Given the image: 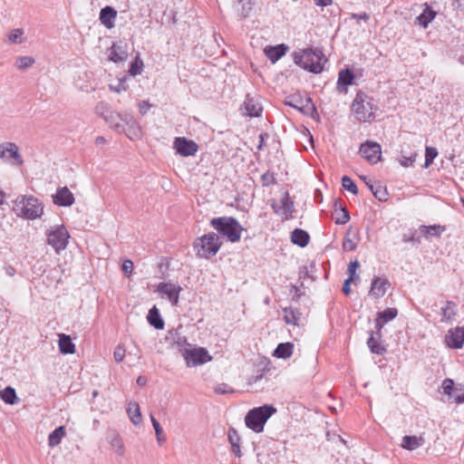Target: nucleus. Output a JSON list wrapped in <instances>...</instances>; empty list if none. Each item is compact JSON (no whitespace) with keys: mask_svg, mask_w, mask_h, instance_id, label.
<instances>
[{"mask_svg":"<svg viewBox=\"0 0 464 464\" xmlns=\"http://www.w3.org/2000/svg\"><path fill=\"white\" fill-rule=\"evenodd\" d=\"M113 356H114V360L117 362H122V360L124 359V356H125L124 347L122 345H118L114 350Z\"/></svg>","mask_w":464,"mask_h":464,"instance_id":"obj_53","label":"nucleus"},{"mask_svg":"<svg viewBox=\"0 0 464 464\" xmlns=\"http://www.w3.org/2000/svg\"><path fill=\"white\" fill-rule=\"evenodd\" d=\"M34 63V59L31 56H21L17 58L15 65L18 69L24 70L31 67Z\"/></svg>","mask_w":464,"mask_h":464,"instance_id":"obj_43","label":"nucleus"},{"mask_svg":"<svg viewBox=\"0 0 464 464\" xmlns=\"http://www.w3.org/2000/svg\"><path fill=\"white\" fill-rule=\"evenodd\" d=\"M102 116L106 122H108L110 126L113 128L115 130L119 132L123 130V127L120 122L121 118L119 113L106 110V111L102 113Z\"/></svg>","mask_w":464,"mask_h":464,"instance_id":"obj_28","label":"nucleus"},{"mask_svg":"<svg viewBox=\"0 0 464 464\" xmlns=\"http://www.w3.org/2000/svg\"><path fill=\"white\" fill-rule=\"evenodd\" d=\"M386 323L384 321H382L381 318H379L377 316V318L375 319V327H376V332H374L375 335L378 336L379 339L382 338V329L383 327V325L385 324Z\"/></svg>","mask_w":464,"mask_h":464,"instance_id":"obj_57","label":"nucleus"},{"mask_svg":"<svg viewBox=\"0 0 464 464\" xmlns=\"http://www.w3.org/2000/svg\"><path fill=\"white\" fill-rule=\"evenodd\" d=\"M111 447L115 450L116 453L120 456L124 454V447L121 439L119 435H115L111 440Z\"/></svg>","mask_w":464,"mask_h":464,"instance_id":"obj_45","label":"nucleus"},{"mask_svg":"<svg viewBox=\"0 0 464 464\" xmlns=\"http://www.w3.org/2000/svg\"><path fill=\"white\" fill-rule=\"evenodd\" d=\"M24 32L22 29L17 28L11 31V33L8 35L9 42L13 44H21L23 42L22 35Z\"/></svg>","mask_w":464,"mask_h":464,"instance_id":"obj_49","label":"nucleus"},{"mask_svg":"<svg viewBox=\"0 0 464 464\" xmlns=\"http://www.w3.org/2000/svg\"><path fill=\"white\" fill-rule=\"evenodd\" d=\"M66 435L65 428L59 426L48 437V444L50 447H55L61 443L62 439Z\"/></svg>","mask_w":464,"mask_h":464,"instance_id":"obj_37","label":"nucleus"},{"mask_svg":"<svg viewBox=\"0 0 464 464\" xmlns=\"http://www.w3.org/2000/svg\"><path fill=\"white\" fill-rule=\"evenodd\" d=\"M450 399H452V401L456 403H463L464 402V392H462V389H459L453 392L452 396H449Z\"/></svg>","mask_w":464,"mask_h":464,"instance_id":"obj_54","label":"nucleus"},{"mask_svg":"<svg viewBox=\"0 0 464 464\" xmlns=\"http://www.w3.org/2000/svg\"><path fill=\"white\" fill-rule=\"evenodd\" d=\"M457 314V304L452 301H447L445 306L441 307V321L448 322L454 319Z\"/></svg>","mask_w":464,"mask_h":464,"instance_id":"obj_32","label":"nucleus"},{"mask_svg":"<svg viewBox=\"0 0 464 464\" xmlns=\"http://www.w3.org/2000/svg\"><path fill=\"white\" fill-rule=\"evenodd\" d=\"M231 392L228 385L226 383H220L215 388V392L217 394H226L227 392Z\"/></svg>","mask_w":464,"mask_h":464,"instance_id":"obj_59","label":"nucleus"},{"mask_svg":"<svg viewBox=\"0 0 464 464\" xmlns=\"http://www.w3.org/2000/svg\"><path fill=\"white\" fill-rule=\"evenodd\" d=\"M158 292L165 295L173 305H177L181 287L169 282H161L157 286Z\"/></svg>","mask_w":464,"mask_h":464,"instance_id":"obj_13","label":"nucleus"},{"mask_svg":"<svg viewBox=\"0 0 464 464\" xmlns=\"http://www.w3.org/2000/svg\"><path fill=\"white\" fill-rule=\"evenodd\" d=\"M238 3L242 4V16L246 17L249 14V11L251 10V3L250 0H237Z\"/></svg>","mask_w":464,"mask_h":464,"instance_id":"obj_55","label":"nucleus"},{"mask_svg":"<svg viewBox=\"0 0 464 464\" xmlns=\"http://www.w3.org/2000/svg\"><path fill=\"white\" fill-rule=\"evenodd\" d=\"M276 412V408L271 404H264L248 411L245 417L246 426L254 432L260 433L268 419Z\"/></svg>","mask_w":464,"mask_h":464,"instance_id":"obj_1","label":"nucleus"},{"mask_svg":"<svg viewBox=\"0 0 464 464\" xmlns=\"http://www.w3.org/2000/svg\"><path fill=\"white\" fill-rule=\"evenodd\" d=\"M398 314V310L393 307L386 308L382 312H379L377 316L381 318L385 323H388L394 319Z\"/></svg>","mask_w":464,"mask_h":464,"instance_id":"obj_38","label":"nucleus"},{"mask_svg":"<svg viewBox=\"0 0 464 464\" xmlns=\"http://www.w3.org/2000/svg\"><path fill=\"white\" fill-rule=\"evenodd\" d=\"M14 210L17 216L33 220L41 217L44 208L38 198L21 196L14 200Z\"/></svg>","mask_w":464,"mask_h":464,"instance_id":"obj_4","label":"nucleus"},{"mask_svg":"<svg viewBox=\"0 0 464 464\" xmlns=\"http://www.w3.org/2000/svg\"><path fill=\"white\" fill-rule=\"evenodd\" d=\"M294 344L292 343H282L275 349L273 355L280 359H288L292 356Z\"/></svg>","mask_w":464,"mask_h":464,"instance_id":"obj_26","label":"nucleus"},{"mask_svg":"<svg viewBox=\"0 0 464 464\" xmlns=\"http://www.w3.org/2000/svg\"><path fill=\"white\" fill-rule=\"evenodd\" d=\"M416 153H411L410 156L401 155V158L400 160L401 165L403 167L411 166L416 160Z\"/></svg>","mask_w":464,"mask_h":464,"instance_id":"obj_51","label":"nucleus"},{"mask_svg":"<svg viewBox=\"0 0 464 464\" xmlns=\"http://www.w3.org/2000/svg\"><path fill=\"white\" fill-rule=\"evenodd\" d=\"M359 266V262L357 260L352 261L348 266V272L350 276L354 278L356 268Z\"/></svg>","mask_w":464,"mask_h":464,"instance_id":"obj_62","label":"nucleus"},{"mask_svg":"<svg viewBox=\"0 0 464 464\" xmlns=\"http://www.w3.org/2000/svg\"><path fill=\"white\" fill-rule=\"evenodd\" d=\"M151 104L147 101H142L139 104V110L140 114L145 115L150 109Z\"/></svg>","mask_w":464,"mask_h":464,"instance_id":"obj_60","label":"nucleus"},{"mask_svg":"<svg viewBox=\"0 0 464 464\" xmlns=\"http://www.w3.org/2000/svg\"><path fill=\"white\" fill-rule=\"evenodd\" d=\"M149 324L155 329L161 330L164 327V321L161 318L159 310L153 306L148 314Z\"/></svg>","mask_w":464,"mask_h":464,"instance_id":"obj_30","label":"nucleus"},{"mask_svg":"<svg viewBox=\"0 0 464 464\" xmlns=\"http://www.w3.org/2000/svg\"><path fill=\"white\" fill-rule=\"evenodd\" d=\"M222 246L219 237L211 232L197 238L193 244L197 250V256L202 258H210L214 256Z\"/></svg>","mask_w":464,"mask_h":464,"instance_id":"obj_6","label":"nucleus"},{"mask_svg":"<svg viewBox=\"0 0 464 464\" xmlns=\"http://www.w3.org/2000/svg\"><path fill=\"white\" fill-rule=\"evenodd\" d=\"M359 153L371 164H375L382 159V148L376 141L366 140L361 144Z\"/></svg>","mask_w":464,"mask_h":464,"instance_id":"obj_9","label":"nucleus"},{"mask_svg":"<svg viewBox=\"0 0 464 464\" xmlns=\"http://www.w3.org/2000/svg\"><path fill=\"white\" fill-rule=\"evenodd\" d=\"M437 13L429 5H426V7L422 11V13L416 17L415 24L426 28L429 24L436 17Z\"/></svg>","mask_w":464,"mask_h":464,"instance_id":"obj_24","label":"nucleus"},{"mask_svg":"<svg viewBox=\"0 0 464 464\" xmlns=\"http://www.w3.org/2000/svg\"><path fill=\"white\" fill-rule=\"evenodd\" d=\"M0 398L9 405L16 404L19 401L15 390L7 386L0 392Z\"/></svg>","mask_w":464,"mask_h":464,"instance_id":"obj_34","label":"nucleus"},{"mask_svg":"<svg viewBox=\"0 0 464 464\" xmlns=\"http://www.w3.org/2000/svg\"><path fill=\"white\" fill-rule=\"evenodd\" d=\"M389 286L390 282L387 278L375 276L372 280L369 295L374 298H380L385 295Z\"/></svg>","mask_w":464,"mask_h":464,"instance_id":"obj_17","label":"nucleus"},{"mask_svg":"<svg viewBox=\"0 0 464 464\" xmlns=\"http://www.w3.org/2000/svg\"><path fill=\"white\" fill-rule=\"evenodd\" d=\"M261 180H262V185L264 187H268L270 185L276 183L275 174L269 170H267L261 176Z\"/></svg>","mask_w":464,"mask_h":464,"instance_id":"obj_48","label":"nucleus"},{"mask_svg":"<svg viewBox=\"0 0 464 464\" xmlns=\"http://www.w3.org/2000/svg\"><path fill=\"white\" fill-rule=\"evenodd\" d=\"M446 343L449 347L460 349L464 344V326H457L449 331L445 337Z\"/></svg>","mask_w":464,"mask_h":464,"instance_id":"obj_14","label":"nucleus"},{"mask_svg":"<svg viewBox=\"0 0 464 464\" xmlns=\"http://www.w3.org/2000/svg\"><path fill=\"white\" fill-rule=\"evenodd\" d=\"M5 271L8 276H14L16 273V269L12 266H5Z\"/></svg>","mask_w":464,"mask_h":464,"instance_id":"obj_64","label":"nucleus"},{"mask_svg":"<svg viewBox=\"0 0 464 464\" xmlns=\"http://www.w3.org/2000/svg\"><path fill=\"white\" fill-rule=\"evenodd\" d=\"M442 389L445 394L448 396H452L453 392H455L458 388L455 387V383L451 379H445L442 382Z\"/></svg>","mask_w":464,"mask_h":464,"instance_id":"obj_47","label":"nucleus"},{"mask_svg":"<svg viewBox=\"0 0 464 464\" xmlns=\"http://www.w3.org/2000/svg\"><path fill=\"white\" fill-rule=\"evenodd\" d=\"M288 47L284 44H277L276 46H267L265 48L264 52L266 56L275 63L277 62L282 56H284L287 51Z\"/></svg>","mask_w":464,"mask_h":464,"instance_id":"obj_20","label":"nucleus"},{"mask_svg":"<svg viewBox=\"0 0 464 464\" xmlns=\"http://www.w3.org/2000/svg\"><path fill=\"white\" fill-rule=\"evenodd\" d=\"M59 350L63 354H72L75 353V344L70 335L59 334Z\"/></svg>","mask_w":464,"mask_h":464,"instance_id":"obj_23","label":"nucleus"},{"mask_svg":"<svg viewBox=\"0 0 464 464\" xmlns=\"http://www.w3.org/2000/svg\"><path fill=\"white\" fill-rule=\"evenodd\" d=\"M352 227H350L343 240V248L344 251H353L357 247V244L350 237Z\"/></svg>","mask_w":464,"mask_h":464,"instance_id":"obj_42","label":"nucleus"},{"mask_svg":"<svg viewBox=\"0 0 464 464\" xmlns=\"http://www.w3.org/2000/svg\"><path fill=\"white\" fill-rule=\"evenodd\" d=\"M128 415L134 425L141 422V413L137 402H130L127 407Z\"/></svg>","mask_w":464,"mask_h":464,"instance_id":"obj_36","label":"nucleus"},{"mask_svg":"<svg viewBox=\"0 0 464 464\" xmlns=\"http://www.w3.org/2000/svg\"><path fill=\"white\" fill-rule=\"evenodd\" d=\"M210 225L227 241L236 243L240 240L243 227L233 217H219L210 220Z\"/></svg>","mask_w":464,"mask_h":464,"instance_id":"obj_2","label":"nucleus"},{"mask_svg":"<svg viewBox=\"0 0 464 464\" xmlns=\"http://www.w3.org/2000/svg\"><path fill=\"white\" fill-rule=\"evenodd\" d=\"M438 151L434 147H426L425 150V167L428 168L437 157Z\"/></svg>","mask_w":464,"mask_h":464,"instance_id":"obj_46","label":"nucleus"},{"mask_svg":"<svg viewBox=\"0 0 464 464\" xmlns=\"http://www.w3.org/2000/svg\"><path fill=\"white\" fill-rule=\"evenodd\" d=\"M143 67V62L142 60L137 56L133 62H131L129 72L132 76H136L138 74H140L142 72Z\"/></svg>","mask_w":464,"mask_h":464,"instance_id":"obj_41","label":"nucleus"},{"mask_svg":"<svg viewBox=\"0 0 464 464\" xmlns=\"http://www.w3.org/2000/svg\"><path fill=\"white\" fill-rule=\"evenodd\" d=\"M228 440L231 444L232 451L235 453L236 456L241 457V450H240V437L237 433V431L234 428H230L228 430Z\"/></svg>","mask_w":464,"mask_h":464,"instance_id":"obj_35","label":"nucleus"},{"mask_svg":"<svg viewBox=\"0 0 464 464\" xmlns=\"http://www.w3.org/2000/svg\"><path fill=\"white\" fill-rule=\"evenodd\" d=\"M342 186L344 189L352 192L353 195L358 194V188L354 181L348 176H343L342 178Z\"/></svg>","mask_w":464,"mask_h":464,"instance_id":"obj_40","label":"nucleus"},{"mask_svg":"<svg viewBox=\"0 0 464 464\" xmlns=\"http://www.w3.org/2000/svg\"><path fill=\"white\" fill-rule=\"evenodd\" d=\"M69 233L63 226L57 227L47 234V243L59 253L68 245Z\"/></svg>","mask_w":464,"mask_h":464,"instance_id":"obj_7","label":"nucleus"},{"mask_svg":"<svg viewBox=\"0 0 464 464\" xmlns=\"http://www.w3.org/2000/svg\"><path fill=\"white\" fill-rule=\"evenodd\" d=\"M353 281V276H349V278H347L344 283H343V288H342V291L343 293L345 295H348L350 293H351V288H350V285L351 283Z\"/></svg>","mask_w":464,"mask_h":464,"instance_id":"obj_61","label":"nucleus"},{"mask_svg":"<svg viewBox=\"0 0 464 464\" xmlns=\"http://www.w3.org/2000/svg\"><path fill=\"white\" fill-rule=\"evenodd\" d=\"M117 17V11L110 5H106L100 11L99 19L101 23L108 29L114 27V20Z\"/></svg>","mask_w":464,"mask_h":464,"instance_id":"obj_18","label":"nucleus"},{"mask_svg":"<svg viewBox=\"0 0 464 464\" xmlns=\"http://www.w3.org/2000/svg\"><path fill=\"white\" fill-rule=\"evenodd\" d=\"M424 441L425 440L422 437L407 435L402 438L401 447L408 450H413L419 448L420 446L423 445Z\"/></svg>","mask_w":464,"mask_h":464,"instance_id":"obj_31","label":"nucleus"},{"mask_svg":"<svg viewBox=\"0 0 464 464\" xmlns=\"http://www.w3.org/2000/svg\"><path fill=\"white\" fill-rule=\"evenodd\" d=\"M173 148L182 157L194 156L198 150V145L194 140L185 137L175 138Z\"/></svg>","mask_w":464,"mask_h":464,"instance_id":"obj_10","label":"nucleus"},{"mask_svg":"<svg viewBox=\"0 0 464 464\" xmlns=\"http://www.w3.org/2000/svg\"><path fill=\"white\" fill-rule=\"evenodd\" d=\"M74 196L67 187L58 188L56 193L53 196V201L55 205L61 207H70L74 203Z\"/></svg>","mask_w":464,"mask_h":464,"instance_id":"obj_15","label":"nucleus"},{"mask_svg":"<svg viewBox=\"0 0 464 464\" xmlns=\"http://www.w3.org/2000/svg\"><path fill=\"white\" fill-rule=\"evenodd\" d=\"M0 159L4 160H14V164L22 166L24 160L19 152V148L14 142L7 141L0 144Z\"/></svg>","mask_w":464,"mask_h":464,"instance_id":"obj_12","label":"nucleus"},{"mask_svg":"<svg viewBox=\"0 0 464 464\" xmlns=\"http://www.w3.org/2000/svg\"><path fill=\"white\" fill-rule=\"evenodd\" d=\"M373 99L362 91L356 93L352 103V111L360 121H372L374 120Z\"/></svg>","mask_w":464,"mask_h":464,"instance_id":"obj_5","label":"nucleus"},{"mask_svg":"<svg viewBox=\"0 0 464 464\" xmlns=\"http://www.w3.org/2000/svg\"><path fill=\"white\" fill-rule=\"evenodd\" d=\"M387 191L382 186L377 185L376 189L373 191V196L380 201L387 200Z\"/></svg>","mask_w":464,"mask_h":464,"instance_id":"obj_52","label":"nucleus"},{"mask_svg":"<svg viewBox=\"0 0 464 464\" xmlns=\"http://www.w3.org/2000/svg\"><path fill=\"white\" fill-rule=\"evenodd\" d=\"M244 108L246 110V114L250 117H258L262 112V107L258 103H256L254 99L249 95H246V97Z\"/></svg>","mask_w":464,"mask_h":464,"instance_id":"obj_27","label":"nucleus"},{"mask_svg":"<svg viewBox=\"0 0 464 464\" xmlns=\"http://www.w3.org/2000/svg\"><path fill=\"white\" fill-rule=\"evenodd\" d=\"M122 270L127 276H130L133 270V262L130 259H126L122 263Z\"/></svg>","mask_w":464,"mask_h":464,"instance_id":"obj_56","label":"nucleus"},{"mask_svg":"<svg viewBox=\"0 0 464 464\" xmlns=\"http://www.w3.org/2000/svg\"><path fill=\"white\" fill-rule=\"evenodd\" d=\"M166 341L169 344H177L179 347L188 345L187 338L180 334L179 328L169 330L166 335Z\"/></svg>","mask_w":464,"mask_h":464,"instance_id":"obj_25","label":"nucleus"},{"mask_svg":"<svg viewBox=\"0 0 464 464\" xmlns=\"http://www.w3.org/2000/svg\"><path fill=\"white\" fill-rule=\"evenodd\" d=\"M183 356L187 361V364L188 366H195L198 364H203L208 361L211 360V357L208 355V351L205 348H193V349H185L183 353Z\"/></svg>","mask_w":464,"mask_h":464,"instance_id":"obj_11","label":"nucleus"},{"mask_svg":"<svg viewBox=\"0 0 464 464\" xmlns=\"http://www.w3.org/2000/svg\"><path fill=\"white\" fill-rule=\"evenodd\" d=\"M109 60L113 63H121L127 59V44L123 42L113 43L111 47L109 49Z\"/></svg>","mask_w":464,"mask_h":464,"instance_id":"obj_16","label":"nucleus"},{"mask_svg":"<svg viewBox=\"0 0 464 464\" xmlns=\"http://www.w3.org/2000/svg\"><path fill=\"white\" fill-rule=\"evenodd\" d=\"M367 345L372 353L384 355L387 353L385 345L382 343L381 339L375 335L373 331L370 333V336L367 340Z\"/></svg>","mask_w":464,"mask_h":464,"instance_id":"obj_21","label":"nucleus"},{"mask_svg":"<svg viewBox=\"0 0 464 464\" xmlns=\"http://www.w3.org/2000/svg\"><path fill=\"white\" fill-rule=\"evenodd\" d=\"M444 230H445V227L440 225H432V226L421 225L420 227V233L427 238L429 237H440Z\"/></svg>","mask_w":464,"mask_h":464,"instance_id":"obj_33","label":"nucleus"},{"mask_svg":"<svg viewBox=\"0 0 464 464\" xmlns=\"http://www.w3.org/2000/svg\"><path fill=\"white\" fill-rule=\"evenodd\" d=\"M353 80L354 74L353 71L350 69L342 70L339 72L337 81L338 92L346 93L348 91V86L353 84Z\"/></svg>","mask_w":464,"mask_h":464,"instance_id":"obj_19","label":"nucleus"},{"mask_svg":"<svg viewBox=\"0 0 464 464\" xmlns=\"http://www.w3.org/2000/svg\"><path fill=\"white\" fill-rule=\"evenodd\" d=\"M150 420H151L153 429L156 433L157 440H158L159 444L160 445V444H162V442H164L166 440V437L163 433V430H162L160 422L154 418L153 415H150Z\"/></svg>","mask_w":464,"mask_h":464,"instance_id":"obj_39","label":"nucleus"},{"mask_svg":"<svg viewBox=\"0 0 464 464\" xmlns=\"http://www.w3.org/2000/svg\"><path fill=\"white\" fill-rule=\"evenodd\" d=\"M284 312V320L287 324L297 325L302 315L301 312L298 309H295L293 307H285L283 309Z\"/></svg>","mask_w":464,"mask_h":464,"instance_id":"obj_29","label":"nucleus"},{"mask_svg":"<svg viewBox=\"0 0 464 464\" xmlns=\"http://www.w3.org/2000/svg\"><path fill=\"white\" fill-rule=\"evenodd\" d=\"M352 18L356 19L357 21L363 20V21L367 22L370 18V15L364 12V13H361V14H353Z\"/></svg>","mask_w":464,"mask_h":464,"instance_id":"obj_63","label":"nucleus"},{"mask_svg":"<svg viewBox=\"0 0 464 464\" xmlns=\"http://www.w3.org/2000/svg\"><path fill=\"white\" fill-rule=\"evenodd\" d=\"M309 234L301 228H295L291 233V241L293 244L304 247L309 244Z\"/></svg>","mask_w":464,"mask_h":464,"instance_id":"obj_22","label":"nucleus"},{"mask_svg":"<svg viewBox=\"0 0 464 464\" xmlns=\"http://www.w3.org/2000/svg\"><path fill=\"white\" fill-rule=\"evenodd\" d=\"M285 104L302 111L303 101L299 96H289L285 99Z\"/></svg>","mask_w":464,"mask_h":464,"instance_id":"obj_44","label":"nucleus"},{"mask_svg":"<svg viewBox=\"0 0 464 464\" xmlns=\"http://www.w3.org/2000/svg\"><path fill=\"white\" fill-rule=\"evenodd\" d=\"M294 62L301 68L314 73H319L323 70V52L320 49H305L293 53Z\"/></svg>","mask_w":464,"mask_h":464,"instance_id":"obj_3","label":"nucleus"},{"mask_svg":"<svg viewBox=\"0 0 464 464\" xmlns=\"http://www.w3.org/2000/svg\"><path fill=\"white\" fill-rule=\"evenodd\" d=\"M402 241L404 243H416V244H420V239L419 237H416V233H412L411 236H407V235H404L403 237H402Z\"/></svg>","mask_w":464,"mask_h":464,"instance_id":"obj_58","label":"nucleus"},{"mask_svg":"<svg viewBox=\"0 0 464 464\" xmlns=\"http://www.w3.org/2000/svg\"><path fill=\"white\" fill-rule=\"evenodd\" d=\"M271 208L276 215L281 217L282 221L293 218L295 205L288 192H285L283 198L280 200V205H278L277 202L273 201L271 203Z\"/></svg>","mask_w":464,"mask_h":464,"instance_id":"obj_8","label":"nucleus"},{"mask_svg":"<svg viewBox=\"0 0 464 464\" xmlns=\"http://www.w3.org/2000/svg\"><path fill=\"white\" fill-rule=\"evenodd\" d=\"M340 209L342 210L343 214L341 217L336 218L335 223L339 225H344L350 220V214L346 208L342 207V204H340Z\"/></svg>","mask_w":464,"mask_h":464,"instance_id":"obj_50","label":"nucleus"}]
</instances>
